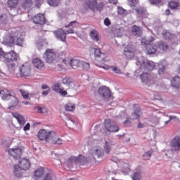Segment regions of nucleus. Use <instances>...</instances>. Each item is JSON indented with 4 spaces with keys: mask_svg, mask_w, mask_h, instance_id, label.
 Returning <instances> with one entry per match:
<instances>
[{
    "mask_svg": "<svg viewBox=\"0 0 180 180\" xmlns=\"http://www.w3.org/2000/svg\"><path fill=\"white\" fill-rule=\"evenodd\" d=\"M32 64L35 66V68H38V70H41V68L44 67V63L39 58H34L32 60Z\"/></svg>",
    "mask_w": 180,
    "mask_h": 180,
    "instance_id": "25",
    "label": "nucleus"
},
{
    "mask_svg": "<svg viewBox=\"0 0 180 180\" xmlns=\"http://www.w3.org/2000/svg\"><path fill=\"white\" fill-rule=\"evenodd\" d=\"M149 2L151 5H158L161 2V0H149Z\"/></svg>",
    "mask_w": 180,
    "mask_h": 180,
    "instance_id": "63",
    "label": "nucleus"
},
{
    "mask_svg": "<svg viewBox=\"0 0 180 180\" xmlns=\"http://www.w3.org/2000/svg\"><path fill=\"white\" fill-rule=\"evenodd\" d=\"M135 12L139 15L141 20L146 19V18H148V13H147V8L144 7H138L135 8Z\"/></svg>",
    "mask_w": 180,
    "mask_h": 180,
    "instance_id": "15",
    "label": "nucleus"
},
{
    "mask_svg": "<svg viewBox=\"0 0 180 180\" xmlns=\"http://www.w3.org/2000/svg\"><path fill=\"white\" fill-rule=\"evenodd\" d=\"M58 56L59 58L63 60V59L65 58V52H64V51L58 52Z\"/></svg>",
    "mask_w": 180,
    "mask_h": 180,
    "instance_id": "62",
    "label": "nucleus"
},
{
    "mask_svg": "<svg viewBox=\"0 0 180 180\" xmlns=\"http://www.w3.org/2000/svg\"><path fill=\"white\" fill-rule=\"evenodd\" d=\"M19 74L21 78H27V77H30V67L22 65L19 68Z\"/></svg>",
    "mask_w": 180,
    "mask_h": 180,
    "instance_id": "9",
    "label": "nucleus"
},
{
    "mask_svg": "<svg viewBox=\"0 0 180 180\" xmlns=\"http://www.w3.org/2000/svg\"><path fill=\"white\" fill-rule=\"evenodd\" d=\"M80 67H82L83 70L87 71V70H89V68H91V65L89 64V63L82 61L80 63Z\"/></svg>",
    "mask_w": 180,
    "mask_h": 180,
    "instance_id": "48",
    "label": "nucleus"
},
{
    "mask_svg": "<svg viewBox=\"0 0 180 180\" xmlns=\"http://www.w3.org/2000/svg\"><path fill=\"white\" fill-rule=\"evenodd\" d=\"M133 120L131 119V117H127L126 118V120H124L122 122V124L125 127H131L133 126Z\"/></svg>",
    "mask_w": 180,
    "mask_h": 180,
    "instance_id": "37",
    "label": "nucleus"
},
{
    "mask_svg": "<svg viewBox=\"0 0 180 180\" xmlns=\"http://www.w3.org/2000/svg\"><path fill=\"white\" fill-rule=\"evenodd\" d=\"M44 1V0H35L36 6H37V8H40V6L43 5Z\"/></svg>",
    "mask_w": 180,
    "mask_h": 180,
    "instance_id": "64",
    "label": "nucleus"
},
{
    "mask_svg": "<svg viewBox=\"0 0 180 180\" xmlns=\"http://www.w3.org/2000/svg\"><path fill=\"white\" fill-rule=\"evenodd\" d=\"M9 155L13 157L15 160H20V157L23 154L22 148H10L8 150Z\"/></svg>",
    "mask_w": 180,
    "mask_h": 180,
    "instance_id": "5",
    "label": "nucleus"
},
{
    "mask_svg": "<svg viewBox=\"0 0 180 180\" xmlns=\"http://www.w3.org/2000/svg\"><path fill=\"white\" fill-rule=\"evenodd\" d=\"M62 84L70 86L71 84H74V82L72 81V78L70 77V76H66L62 79Z\"/></svg>",
    "mask_w": 180,
    "mask_h": 180,
    "instance_id": "36",
    "label": "nucleus"
},
{
    "mask_svg": "<svg viewBox=\"0 0 180 180\" xmlns=\"http://www.w3.org/2000/svg\"><path fill=\"white\" fill-rule=\"evenodd\" d=\"M18 105H19V99H18V98H15L14 101H12L9 103V107L8 108V109H9V110H13V109L18 108Z\"/></svg>",
    "mask_w": 180,
    "mask_h": 180,
    "instance_id": "32",
    "label": "nucleus"
},
{
    "mask_svg": "<svg viewBox=\"0 0 180 180\" xmlns=\"http://www.w3.org/2000/svg\"><path fill=\"white\" fill-rule=\"evenodd\" d=\"M132 180H140L141 179V169H136L133 172L131 176Z\"/></svg>",
    "mask_w": 180,
    "mask_h": 180,
    "instance_id": "26",
    "label": "nucleus"
},
{
    "mask_svg": "<svg viewBox=\"0 0 180 180\" xmlns=\"http://www.w3.org/2000/svg\"><path fill=\"white\" fill-rule=\"evenodd\" d=\"M44 175V167H39L34 172V176L35 178H41Z\"/></svg>",
    "mask_w": 180,
    "mask_h": 180,
    "instance_id": "27",
    "label": "nucleus"
},
{
    "mask_svg": "<svg viewBox=\"0 0 180 180\" xmlns=\"http://www.w3.org/2000/svg\"><path fill=\"white\" fill-rule=\"evenodd\" d=\"M141 115H143V112L141 111V108L139 107H134L133 112L131 114V119L134 120H140V117H141Z\"/></svg>",
    "mask_w": 180,
    "mask_h": 180,
    "instance_id": "12",
    "label": "nucleus"
},
{
    "mask_svg": "<svg viewBox=\"0 0 180 180\" xmlns=\"http://www.w3.org/2000/svg\"><path fill=\"white\" fill-rule=\"evenodd\" d=\"M97 5L98 0H86L84 2L85 9H91L93 12H95Z\"/></svg>",
    "mask_w": 180,
    "mask_h": 180,
    "instance_id": "13",
    "label": "nucleus"
},
{
    "mask_svg": "<svg viewBox=\"0 0 180 180\" xmlns=\"http://www.w3.org/2000/svg\"><path fill=\"white\" fill-rule=\"evenodd\" d=\"M0 58H4V63L7 67L12 69L15 68V63L19 59V55L15 51L5 52L2 48H0Z\"/></svg>",
    "mask_w": 180,
    "mask_h": 180,
    "instance_id": "2",
    "label": "nucleus"
},
{
    "mask_svg": "<svg viewBox=\"0 0 180 180\" xmlns=\"http://www.w3.org/2000/svg\"><path fill=\"white\" fill-rule=\"evenodd\" d=\"M171 85L173 88L176 89H179L180 88V77L176 76L173 77L171 80Z\"/></svg>",
    "mask_w": 180,
    "mask_h": 180,
    "instance_id": "23",
    "label": "nucleus"
},
{
    "mask_svg": "<svg viewBox=\"0 0 180 180\" xmlns=\"http://www.w3.org/2000/svg\"><path fill=\"white\" fill-rule=\"evenodd\" d=\"M122 28H116L114 31H113V34H115V37H122V36H123V32H122Z\"/></svg>",
    "mask_w": 180,
    "mask_h": 180,
    "instance_id": "44",
    "label": "nucleus"
},
{
    "mask_svg": "<svg viewBox=\"0 0 180 180\" xmlns=\"http://www.w3.org/2000/svg\"><path fill=\"white\" fill-rule=\"evenodd\" d=\"M138 63L141 68L145 71H153V70L156 68L159 75H164L165 74V70H167V61L165 60L160 61L156 63V65L153 60L148 59L138 60Z\"/></svg>",
    "mask_w": 180,
    "mask_h": 180,
    "instance_id": "1",
    "label": "nucleus"
},
{
    "mask_svg": "<svg viewBox=\"0 0 180 180\" xmlns=\"http://www.w3.org/2000/svg\"><path fill=\"white\" fill-rule=\"evenodd\" d=\"M53 34L55 35V37H56L57 40L63 41V43H65L67 41V36L64 35V31H63V29L53 31Z\"/></svg>",
    "mask_w": 180,
    "mask_h": 180,
    "instance_id": "16",
    "label": "nucleus"
},
{
    "mask_svg": "<svg viewBox=\"0 0 180 180\" xmlns=\"http://www.w3.org/2000/svg\"><path fill=\"white\" fill-rule=\"evenodd\" d=\"M117 12L118 15H126V13H127V11L123 8L122 6L117 7Z\"/></svg>",
    "mask_w": 180,
    "mask_h": 180,
    "instance_id": "50",
    "label": "nucleus"
},
{
    "mask_svg": "<svg viewBox=\"0 0 180 180\" xmlns=\"http://www.w3.org/2000/svg\"><path fill=\"white\" fill-rule=\"evenodd\" d=\"M58 94H60L61 96H67L68 95V92L66 90H64V88H61Z\"/></svg>",
    "mask_w": 180,
    "mask_h": 180,
    "instance_id": "57",
    "label": "nucleus"
},
{
    "mask_svg": "<svg viewBox=\"0 0 180 180\" xmlns=\"http://www.w3.org/2000/svg\"><path fill=\"white\" fill-rule=\"evenodd\" d=\"M48 133L49 131H47L46 129H40L38 131L37 137L41 141L46 142Z\"/></svg>",
    "mask_w": 180,
    "mask_h": 180,
    "instance_id": "22",
    "label": "nucleus"
},
{
    "mask_svg": "<svg viewBox=\"0 0 180 180\" xmlns=\"http://www.w3.org/2000/svg\"><path fill=\"white\" fill-rule=\"evenodd\" d=\"M0 96L3 101H10L12 98V94L7 89L0 91Z\"/></svg>",
    "mask_w": 180,
    "mask_h": 180,
    "instance_id": "17",
    "label": "nucleus"
},
{
    "mask_svg": "<svg viewBox=\"0 0 180 180\" xmlns=\"http://www.w3.org/2000/svg\"><path fill=\"white\" fill-rule=\"evenodd\" d=\"M81 60L78 59H71L69 61V64L71 67H78L79 68H81Z\"/></svg>",
    "mask_w": 180,
    "mask_h": 180,
    "instance_id": "33",
    "label": "nucleus"
},
{
    "mask_svg": "<svg viewBox=\"0 0 180 180\" xmlns=\"http://www.w3.org/2000/svg\"><path fill=\"white\" fill-rule=\"evenodd\" d=\"M95 154H96V155H97V158H102V157H103V155H105V153L103 152V150H102L101 149H96Z\"/></svg>",
    "mask_w": 180,
    "mask_h": 180,
    "instance_id": "49",
    "label": "nucleus"
},
{
    "mask_svg": "<svg viewBox=\"0 0 180 180\" xmlns=\"http://www.w3.org/2000/svg\"><path fill=\"white\" fill-rule=\"evenodd\" d=\"M65 108L67 112H74L75 110V105H66Z\"/></svg>",
    "mask_w": 180,
    "mask_h": 180,
    "instance_id": "53",
    "label": "nucleus"
},
{
    "mask_svg": "<svg viewBox=\"0 0 180 180\" xmlns=\"http://www.w3.org/2000/svg\"><path fill=\"white\" fill-rule=\"evenodd\" d=\"M75 160H76V164H79L80 165H88V158L82 154H79L77 157L75 156Z\"/></svg>",
    "mask_w": 180,
    "mask_h": 180,
    "instance_id": "19",
    "label": "nucleus"
},
{
    "mask_svg": "<svg viewBox=\"0 0 180 180\" xmlns=\"http://www.w3.org/2000/svg\"><path fill=\"white\" fill-rule=\"evenodd\" d=\"M110 68L115 72V74H122V70L119 69L117 66L112 65L110 66Z\"/></svg>",
    "mask_w": 180,
    "mask_h": 180,
    "instance_id": "51",
    "label": "nucleus"
},
{
    "mask_svg": "<svg viewBox=\"0 0 180 180\" xmlns=\"http://www.w3.org/2000/svg\"><path fill=\"white\" fill-rule=\"evenodd\" d=\"M164 40H172V35L169 32L165 31L162 33Z\"/></svg>",
    "mask_w": 180,
    "mask_h": 180,
    "instance_id": "45",
    "label": "nucleus"
},
{
    "mask_svg": "<svg viewBox=\"0 0 180 180\" xmlns=\"http://www.w3.org/2000/svg\"><path fill=\"white\" fill-rule=\"evenodd\" d=\"M128 2L129 6H131V8L133 6H137V5H139V0H128Z\"/></svg>",
    "mask_w": 180,
    "mask_h": 180,
    "instance_id": "52",
    "label": "nucleus"
},
{
    "mask_svg": "<svg viewBox=\"0 0 180 180\" xmlns=\"http://www.w3.org/2000/svg\"><path fill=\"white\" fill-rule=\"evenodd\" d=\"M104 150L105 154H109L112 151V143L110 142L105 141Z\"/></svg>",
    "mask_w": 180,
    "mask_h": 180,
    "instance_id": "42",
    "label": "nucleus"
},
{
    "mask_svg": "<svg viewBox=\"0 0 180 180\" xmlns=\"http://www.w3.org/2000/svg\"><path fill=\"white\" fill-rule=\"evenodd\" d=\"M140 79H141L142 82H148L150 79V75L147 72L142 73L140 75Z\"/></svg>",
    "mask_w": 180,
    "mask_h": 180,
    "instance_id": "41",
    "label": "nucleus"
},
{
    "mask_svg": "<svg viewBox=\"0 0 180 180\" xmlns=\"http://www.w3.org/2000/svg\"><path fill=\"white\" fill-rule=\"evenodd\" d=\"M15 42L14 44L15 46H19V47H23V43L25 42V39L23 38V35H18L14 37Z\"/></svg>",
    "mask_w": 180,
    "mask_h": 180,
    "instance_id": "24",
    "label": "nucleus"
},
{
    "mask_svg": "<svg viewBox=\"0 0 180 180\" xmlns=\"http://www.w3.org/2000/svg\"><path fill=\"white\" fill-rule=\"evenodd\" d=\"M98 94L101 96L106 105H111L113 102V96H112V91L106 86H100L98 89Z\"/></svg>",
    "mask_w": 180,
    "mask_h": 180,
    "instance_id": "3",
    "label": "nucleus"
},
{
    "mask_svg": "<svg viewBox=\"0 0 180 180\" xmlns=\"http://www.w3.org/2000/svg\"><path fill=\"white\" fill-rule=\"evenodd\" d=\"M18 164L20 165V169L22 171H27L30 168V160L26 158H21L18 161Z\"/></svg>",
    "mask_w": 180,
    "mask_h": 180,
    "instance_id": "14",
    "label": "nucleus"
},
{
    "mask_svg": "<svg viewBox=\"0 0 180 180\" xmlns=\"http://www.w3.org/2000/svg\"><path fill=\"white\" fill-rule=\"evenodd\" d=\"M90 37L94 41H99L100 40L99 34L96 30H94L90 32Z\"/></svg>",
    "mask_w": 180,
    "mask_h": 180,
    "instance_id": "34",
    "label": "nucleus"
},
{
    "mask_svg": "<svg viewBox=\"0 0 180 180\" xmlns=\"http://www.w3.org/2000/svg\"><path fill=\"white\" fill-rule=\"evenodd\" d=\"M22 89L20 90V92L22 94V96L24 98V99H29V94L26 93V91H23Z\"/></svg>",
    "mask_w": 180,
    "mask_h": 180,
    "instance_id": "61",
    "label": "nucleus"
},
{
    "mask_svg": "<svg viewBox=\"0 0 180 180\" xmlns=\"http://www.w3.org/2000/svg\"><path fill=\"white\" fill-rule=\"evenodd\" d=\"M32 5L33 1H32V0H24L21 6L24 11H27V9H30L32 8Z\"/></svg>",
    "mask_w": 180,
    "mask_h": 180,
    "instance_id": "28",
    "label": "nucleus"
},
{
    "mask_svg": "<svg viewBox=\"0 0 180 180\" xmlns=\"http://www.w3.org/2000/svg\"><path fill=\"white\" fill-rule=\"evenodd\" d=\"M12 116L16 119L18 123L19 124H21L24 126V124H26V120H25V117L22 115L21 114H19L18 112H13Z\"/></svg>",
    "mask_w": 180,
    "mask_h": 180,
    "instance_id": "20",
    "label": "nucleus"
},
{
    "mask_svg": "<svg viewBox=\"0 0 180 180\" xmlns=\"http://www.w3.org/2000/svg\"><path fill=\"white\" fill-rule=\"evenodd\" d=\"M127 50L131 51H134V46H133V45H131V44L127 45V46L124 49V51H126Z\"/></svg>",
    "mask_w": 180,
    "mask_h": 180,
    "instance_id": "58",
    "label": "nucleus"
},
{
    "mask_svg": "<svg viewBox=\"0 0 180 180\" xmlns=\"http://www.w3.org/2000/svg\"><path fill=\"white\" fill-rule=\"evenodd\" d=\"M43 180H53V176L50 173H46L43 179Z\"/></svg>",
    "mask_w": 180,
    "mask_h": 180,
    "instance_id": "60",
    "label": "nucleus"
},
{
    "mask_svg": "<svg viewBox=\"0 0 180 180\" xmlns=\"http://www.w3.org/2000/svg\"><path fill=\"white\" fill-rule=\"evenodd\" d=\"M1 144L4 147H6V148H9V147H11V143H9V141L6 139L2 140Z\"/></svg>",
    "mask_w": 180,
    "mask_h": 180,
    "instance_id": "54",
    "label": "nucleus"
},
{
    "mask_svg": "<svg viewBox=\"0 0 180 180\" xmlns=\"http://www.w3.org/2000/svg\"><path fill=\"white\" fill-rule=\"evenodd\" d=\"M20 165H15L13 166V175H15V176L16 178H20L22 177V172H20Z\"/></svg>",
    "mask_w": 180,
    "mask_h": 180,
    "instance_id": "30",
    "label": "nucleus"
},
{
    "mask_svg": "<svg viewBox=\"0 0 180 180\" xmlns=\"http://www.w3.org/2000/svg\"><path fill=\"white\" fill-rule=\"evenodd\" d=\"M2 44L7 46L8 47H13L15 44V37L11 34H7L4 36Z\"/></svg>",
    "mask_w": 180,
    "mask_h": 180,
    "instance_id": "6",
    "label": "nucleus"
},
{
    "mask_svg": "<svg viewBox=\"0 0 180 180\" xmlns=\"http://www.w3.org/2000/svg\"><path fill=\"white\" fill-rule=\"evenodd\" d=\"M170 147L172 151H180V137L175 136L170 142Z\"/></svg>",
    "mask_w": 180,
    "mask_h": 180,
    "instance_id": "11",
    "label": "nucleus"
},
{
    "mask_svg": "<svg viewBox=\"0 0 180 180\" xmlns=\"http://www.w3.org/2000/svg\"><path fill=\"white\" fill-rule=\"evenodd\" d=\"M96 58H99V61H105L106 53H103L99 48H94Z\"/></svg>",
    "mask_w": 180,
    "mask_h": 180,
    "instance_id": "18",
    "label": "nucleus"
},
{
    "mask_svg": "<svg viewBox=\"0 0 180 180\" xmlns=\"http://www.w3.org/2000/svg\"><path fill=\"white\" fill-rule=\"evenodd\" d=\"M53 144H57L58 146H61V144H63V140L60 138L55 139V141H53V143H52Z\"/></svg>",
    "mask_w": 180,
    "mask_h": 180,
    "instance_id": "59",
    "label": "nucleus"
},
{
    "mask_svg": "<svg viewBox=\"0 0 180 180\" xmlns=\"http://www.w3.org/2000/svg\"><path fill=\"white\" fill-rule=\"evenodd\" d=\"M103 23L105 26H107V27H109V26L112 25V22H110V20L109 19V18H105L103 20Z\"/></svg>",
    "mask_w": 180,
    "mask_h": 180,
    "instance_id": "56",
    "label": "nucleus"
},
{
    "mask_svg": "<svg viewBox=\"0 0 180 180\" xmlns=\"http://www.w3.org/2000/svg\"><path fill=\"white\" fill-rule=\"evenodd\" d=\"M47 4L49 6H53V8H56V6H58L60 4H61V0H46Z\"/></svg>",
    "mask_w": 180,
    "mask_h": 180,
    "instance_id": "38",
    "label": "nucleus"
},
{
    "mask_svg": "<svg viewBox=\"0 0 180 180\" xmlns=\"http://www.w3.org/2000/svg\"><path fill=\"white\" fill-rule=\"evenodd\" d=\"M145 53L147 54V56H153V54H155L157 52V45L151 43L145 44Z\"/></svg>",
    "mask_w": 180,
    "mask_h": 180,
    "instance_id": "10",
    "label": "nucleus"
},
{
    "mask_svg": "<svg viewBox=\"0 0 180 180\" xmlns=\"http://www.w3.org/2000/svg\"><path fill=\"white\" fill-rule=\"evenodd\" d=\"M19 4V0H8L7 5L10 9H13V8H16L18 4Z\"/></svg>",
    "mask_w": 180,
    "mask_h": 180,
    "instance_id": "35",
    "label": "nucleus"
},
{
    "mask_svg": "<svg viewBox=\"0 0 180 180\" xmlns=\"http://www.w3.org/2000/svg\"><path fill=\"white\" fill-rule=\"evenodd\" d=\"M104 126L107 131L110 133H117L120 130V127L111 119L105 120Z\"/></svg>",
    "mask_w": 180,
    "mask_h": 180,
    "instance_id": "4",
    "label": "nucleus"
},
{
    "mask_svg": "<svg viewBox=\"0 0 180 180\" xmlns=\"http://www.w3.org/2000/svg\"><path fill=\"white\" fill-rule=\"evenodd\" d=\"M156 46L157 49H158L159 50H162V51H167V50H168V45L162 41H158Z\"/></svg>",
    "mask_w": 180,
    "mask_h": 180,
    "instance_id": "29",
    "label": "nucleus"
},
{
    "mask_svg": "<svg viewBox=\"0 0 180 180\" xmlns=\"http://www.w3.org/2000/svg\"><path fill=\"white\" fill-rule=\"evenodd\" d=\"M153 153H154V149H150L145 152L144 154L142 155L143 160H145V161H147V160H150L151 155H153Z\"/></svg>",
    "mask_w": 180,
    "mask_h": 180,
    "instance_id": "39",
    "label": "nucleus"
},
{
    "mask_svg": "<svg viewBox=\"0 0 180 180\" xmlns=\"http://www.w3.org/2000/svg\"><path fill=\"white\" fill-rule=\"evenodd\" d=\"M105 6V4L103 2L97 3L96 9L97 11H101V9H103V7Z\"/></svg>",
    "mask_w": 180,
    "mask_h": 180,
    "instance_id": "55",
    "label": "nucleus"
},
{
    "mask_svg": "<svg viewBox=\"0 0 180 180\" xmlns=\"http://www.w3.org/2000/svg\"><path fill=\"white\" fill-rule=\"evenodd\" d=\"M77 164V160H75V156H71L70 158H69L67 160V167H68V168H70V167H72V164Z\"/></svg>",
    "mask_w": 180,
    "mask_h": 180,
    "instance_id": "40",
    "label": "nucleus"
},
{
    "mask_svg": "<svg viewBox=\"0 0 180 180\" xmlns=\"http://www.w3.org/2000/svg\"><path fill=\"white\" fill-rule=\"evenodd\" d=\"M168 5L170 9H178V7L180 6V4L179 2L171 1L170 2H169Z\"/></svg>",
    "mask_w": 180,
    "mask_h": 180,
    "instance_id": "43",
    "label": "nucleus"
},
{
    "mask_svg": "<svg viewBox=\"0 0 180 180\" xmlns=\"http://www.w3.org/2000/svg\"><path fill=\"white\" fill-rule=\"evenodd\" d=\"M32 21L35 25H46L47 23V19L46 15L43 13H39L32 18Z\"/></svg>",
    "mask_w": 180,
    "mask_h": 180,
    "instance_id": "7",
    "label": "nucleus"
},
{
    "mask_svg": "<svg viewBox=\"0 0 180 180\" xmlns=\"http://www.w3.org/2000/svg\"><path fill=\"white\" fill-rule=\"evenodd\" d=\"M55 140H57V133L54 131H49L46 143H53Z\"/></svg>",
    "mask_w": 180,
    "mask_h": 180,
    "instance_id": "21",
    "label": "nucleus"
},
{
    "mask_svg": "<svg viewBox=\"0 0 180 180\" xmlns=\"http://www.w3.org/2000/svg\"><path fill=\"white\" fill-rule=\"evenodd\" d=\"M131 32L134 36H136V37H140V36H141V29L137 25L132 26Z\"/></svg>",
    "mask_w": 180,
    "mask_h": 180,
    "instance_id": "31",
    "label": "nucleus"
},
{
    "mask_svg": "<svg viewBox=\"0 0 180 180\" xmlns=\"http://www.w3.org/2000/svg\"><path fill=\"white\" fill-rule=\"evenodd\" d=\"M60 87H61V84L56 83L52 85V91H53V92H56L57 94H58V92H60V89H61Z\"/></svg>",
    "mask_w": 180,
    "mask_h": 180,
    "instance_id": "46",
    "label": "nucleus"
},
{
    "mask_svg": "<svg viewBox=\"0 0 180 180\" xmlns=\"http://www.w3.org/2000/svg\"><path fill=\"white\" fill-rule=\"evenodd\" d=\"M124 54L127 58H133V57H134V51H129L127 49L124 51Z\"/></svg>",
    "mask_w": 180,
    "mask_h": 180,
    "instance_id": "47",
    "label": "nucleus"
},
{
    "mask_svg": "<svg viewBox=\"0 0 180 180\" xmlns=\"http://www.w3.org/2000/svg\"><path fill=\"white\" fill-rule=\"evenodd\" d=\"M45 60L48 64H51V63L54 62L56 60V53L54 52V49H47L45 53Z\"/></svg>",
    "mask_w": 180,
    "mask_h": 180,
    "instance_id": "8",
    "label": "nucleus"
}]
</instances>
